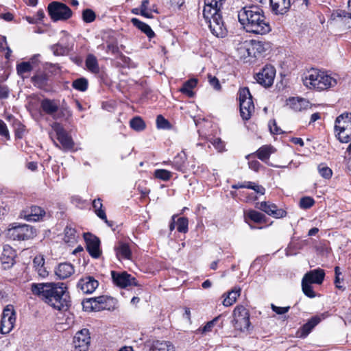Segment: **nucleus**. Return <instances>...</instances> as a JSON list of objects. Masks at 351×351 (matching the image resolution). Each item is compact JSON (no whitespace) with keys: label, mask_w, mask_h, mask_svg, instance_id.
<instances>
[{"label":"nucleus","mask_w":351,"mask_h":351,"mask_svg":"<svg viewBox=\"0 0 351 351\" xmlns=\"http://www.w3.org/2000/svg\"><path fill=\"white\" fill-rule=\"evenodd\" d=\"M130 126L136 132H141L146 128V123L141 117L136 116L130 121Z\"/></svg>","instance_id":"nucleus-43"},{"label":"nucleus","mask_w":351,"mask_h":351,"mask_svg":"<svg viewBox=\"0 0 351 351\" xmlns=\"http://www.w3.org/2000/svg\"><path fill=\"white\" fill-rule=\"evenodd\" d=\"M171 166L176 170L186 173L188 167V157L184 150H182L173 159Z\"/></svg>","instance_id":"nucleus-25"},{"label":"nucleus","mask_w":351,"mask_h":351,"mask_svg":"<svg viewBox=\"0 0 351 351\" xmlns=\"http://www.w3.org/2000/svg\"><path fill=\"white\" fill-rule=\"evenodd\" d=\"M321 321L322 317L319 315L313 316L298 329L297 336L302 339L306 338Z\"/></svg>","instance_id":"nucleus-22"},{"label":"nucleus","mask_w":351,"mask_h":351,"mask_svg":"<svg viewBox=\"0 0 351 351\" xmlns=\"http://www.w3.org/2000/svg\"><path fill=\"white\" fill-rule=\"evenodd\" d=\"M208 80L209 84L216 90H221V86L218 78L211 74H208Z\"/></svg>","instance_id":"nucleus-58"},{"label":"nucleus","mask_w":351,"mask_h":351,"mask_svg":"<svg viewBox=\"0 0 351 351\" xmlns=\"http://www.w3.org/2000/svg\"><path fill=\"white\" fill-rule=\"evenodd\" d=\"M308 244V242L307 240H298L291 243V247L295 250H300Z\"/></svg>","instance_id":"nucleus-61"},{"label":"nucleus","mask_w":351,"mask_h":351,"mask_svg":"<svg viewBox=\"0 0 351 351\" xmlns=\"http://www.w3.org/2000/svg\"><path fill=\"white\" fill-rule=\"evenodd\" d=\"M106 52H110L112 55L114 56L121 55V52L120 51L118 46V42L117 40L112 42H107Z\"/></svg>","instance_id":"nucleus-53"},{"label":"nucleus","mask_w":351,"mask_h":351,"mask_svg":"<svg viewBox=\"0 0 351 351\" xmlns=\"http://www.w3.org/2000/svg\"><path fill=\"white\" fill-rule=\"evenodd\" d=\"M335 278L334 283H335L336 288H337L339 289L344 290L345 288L343 287L340 285L341 282L343 281V279L340 278V275H341V272L340 271V267L339 266H336L335 267Z\"/></svg>","instance_id":"nucleus-60"},{"label":"nucleus","mask_w":351,"mask_h":351,"mask_svg":"<svg viewBox=\"0 0 351 351\" xmlns=\"http://www.w3.org/2000/svg\"><path fill=\"white\" fill-rule=\"evenodd\" d=\"M156 123L157 128L160 130H171L172 128L171 123L162 114L156 117Z\"/></svg>","instance_id":"nucleus-50"},{"label":"nucleus","mask_w":351,"mask_h":351,"mask_svg":"<svg viewBox=\"0 0 351 351\" xmlns=\"http://www.w3.org/2000/svg\"><path fill=\"white\" fill-rule=\"evenodd\" d=\"M75 272L73 265L70 263H60L56 268L55 274L60 279H66Z\"/></svg>","instance_id":"nucleus-29"},{"label":"nucleus","mask_w":351,"mask_h":351,"mask_svg":"<svg viewBox=\"0 0 351 351\" xmlns=\"http://www.w3.org/2000/svg\"><path fill=\"white\" fill-rule=\"evenodd\" d=\"M46 212L45 209L40 206L32 205L27 206L21 212V217L27 221L37 222L43 221Z\"/></svg>","instance_id":"nucleus-18"},{"label":"nucleus","mask_w":351,"mask_h":351,"mask_svg":"<svg viewBox=\"0 0 351 351\" xmlns=\"http://www.w3.org/2000/svg\"><path fill=\"white\" fill-rule=\"evenodd\" d=\"M302 290L303 293L309 298H314L317 296V294L313 290L312 284L307 282L303 279H302ZM319 295L318 294V296Z\"/></svg>","instance_id":"nucleus-45"},{"label":"nucleus","mask_w":351,"mask_h":351,"mask_svg":"<svg viewBox=\"0 0 351 351\" xmlns=\"http://www.w3.org/2000/svg\"><path fill=\"white\" fill-rule=\"evenodd\" d=\"M197 83L198 80L197 78H191L184 82L179 90L187 97H193L195 95L193 89L197 86Z\"/></svg>","instance_id":"nucleus-36"},{"label":"nucleus","mask_w":351,"mask_h":351,"mask_svg":"<svg viewBox=\"0 0 351 351\" xmlns=\"http://www.w3.org/2000/svg\"><path fill=\"white\" fill-rule=\"evenodd\" d=\"M96 19L95 12L91 9H85L82 12V20L86 23L93 22Z\"/></svg>","instance_id":"nucleus-52"},{"label":"nucleus","mask_w":351,"mask_h":351,"mask_svg":"<svg viewBox=\"0 0 351 351\" xmlns=\"http://www.w3.org/2000/svg\"><path fill=\"white\" fill-rule=\"evenodd\" d=\"M99 286V282L93 276L85 275L77 283V289L84 294H91Z\"/></svg>","instance_id":"nucleus-19"},{"label":"nucleus","mask_w":351,"mask_h":351,"mask_svg":"<svg viewBox=\"0 0 351 351\" xmlns=\"http://www.w3.org/2000/svg\"><path fill=\"white\" fill-rule=\"evenodd\" d=\"M117 258L121 260H131L132 256L130 245L127 243L119 242L114 247Z\"/></svg>","instance_id":"nucleus-28"},{"label":"nucleus","mask_w":351,"mask_h":351,"mask_svg":"<svg viewBox=\"0 0 351 351\" xmlns=\"http://www.w3.org/2000/svg\"><path fill=\"white\" fill-rule=\"evenodd\" d=\"M238 19L246 32L265 35L271 31L269 21L259 5H245L239 11Z\"/></svg>","instance_id":"nucleus-2"},{"label":"nucleus","mask_w":351,"mask_h":351,"mask_svg":"<svg viewBox=\"0 0 351 351\" xmlns=\"http://www.w3.org/2000/svg\"><path fill=\"white\" fill-rule=\"evenodd\" d=\"M210 142L219 152L225 150V143L220 138H213Z\"/></svg>","instance_id":"nucleus-57"},{"label":"nucleus","mask_w":351,"mask_h":351,"mask_svg":"<svg viewBox=\"0 0 351 351\" xmlns=\"http://www.w3.org/2000/svg\"><path fill=\"white\" fill-rule=\"evenodd\" d=\"M16 322V313L12 305H7L3 311L0 323L1 334H8L14 328Z\"/></svg>","instance_id":"nucleus-11"},{"label":"nucleus","mask_w":351,"mask_h":351,"mask_svg":"<svg viewBox=\"0 0 351 351\" xmlns=\"http://www.w3.org/2000/svg\"><path fill=\"white\" fill-rule=\"evenodd\" d=\"M234 327L240 331L247 330L251 325L249 311L242 305L237 306L233 311Z\"/></svg>","instance_id":"nucleus-10"},{"label":"nucleus","mask_w":351,"mask_h":351,"mask_svg":"<svg viewBox=\"0 0 351 351\" xmlns=\"http://www.w3.org/2000/svg\"><path fill=\"white\" fill-rule=\"evenodd\" d=\"M220 318H221L220 315L215 317L212 320L206 322L204 326L199 327L198 328L197 331L199 332H200L201 334H206L207 332H211L213 330V327L219 321Z\"/></svg>","instance_id":"nucleus-49"},{"label":"nucleus","mask_w":351,"mask_h":351,"mask_svg":"<svg viewBox=\"0 0 351 351\" xmlns=\"http://www.w3.org/2000/svg\"><path fill=\"white\" fill-rule=\"evenodd\" d=\"M33 267L40 277L45 278L49 275V271L45 267V258L43 256L34 257L33 259Z\"/></svg>","instance_id":"nucleus-35"},{"label":"nucleus","mask_w":351,"mask_h":351,"mask_svg":"<svg viewBox=\"0 0 351 351\" xmlns=\"http://www.w3.org/2000/svg\"><path fill=\"white\" fill-rule=\"evenodd\" d=\"M51 127L56 132L57 140L60 143L62 149L64 151L73 149L75 145L74 141L63 125L58 122H55L52 124Z\"/></svg>","instance_id":"nucleus-12"},{"label":"nucleus","mask_w":351,"mask_h":351,"mask_svg":"<svg viewBox=\"0 0 351 351\" xmlns=\"http://www.w3.org/2000/svg\"><path fill=\"white\" fill-rule=\"evenodd\" d=\"M87 69L94 74L99 73V66L97 58L93 54H88L85 60Z\"/></svg>","instance_id":"nucleus-39"},{"label":"nucleus","mask_w":351,"mask_h":351,"mask_svg":"<svg viewBox=\"0 0 351 351\" xmlns=\"http://www.w3.org/2000/svg\"><path fill=\"white\" fill-rule=\"evenodd\" d=\"M268 45V43L252 40L250 43L245 42L241 44L238 50L244 58L247 57L258 58L267 50Z\"/></svg>","instance_id":"nucleus-8"},{"label":"nucleus","mask_w":351,"mask_h":351,"mask_svg":"<svg viewBox=\"0 0 351 351\" xmlns=\"http://www.w3.org/2000/svg\"><path fill=\"white\" fill-rule=\"evenodd\" d=\"M40 107L45 114L51 116L54 119H58L56 114L58 112L59 105L56 100L45 98L40 101Z\"/></svg>","instance_id":"nucleus-21"},{"label":"nucleus","mask_w":351,"mask_h":351,"mask_svg":"<svg viewBox=\"0 0 351 351\" xmlns=\"http://www.w3.org/2000/svg\"><path fill=\"white\" fill-rule=\"evenodd\" d=\"M276 72L275 67L271 64H267L256 74L254 78L259 84L263 87L269 88L274 84Z\"/></svg>","instance_id":"nucleus-13"},{"label":"nucleus","mask_w":351,"mask_h":351,"mask_svg":"<svg viewBox=\"0 0 351 351\" xmlns=\"http://www.w3.org/2000/svg\"><path fill=\"white\" fill-rule=\"evenodd\" d=\"M83 236L87 252L91 257L98 258L101 254L99 239L90 232H85Z\"/></svg>","instance_id":"nucleus-17"},{"label":"nucleus","mask_w":351,"mask_h":351,"mask_svg":"<svg viewBox=\"0 0 351 351\" xmlns=\"http://www.w3.org/2000/svg\"><path fill=\"white\" fill-rule=\"evenodd\" d=\"M6 232L7 237L14 241L32 239L37 234L36 229L27 224L11 225Z\"/></svg>","instance_id":"nucleus-6"},{"label":"nucleus","mask_w":351,"mask_h":351,"mask_svg":"<svg viewBox=\"0 0 351 351\" xmlns=\"http://www.w3.org/2000/svg\"><path fill=\"white\" fill-rule=\"evenodd\" d=\"M272 147L270 145H263L254 154L256 157L262 160L263 162H265L270 158V156L272 153L271 152Z\"/></svg>","instance_id":"nucleus-40"},{"label":"nucleus","mask_w":351,"mask_h":351,"mask_svg":"<svg viewBox=\"0 0 351 351\" xmlns=\"http://www.w3.org/2000/svg\"><path fill=\"white\" fill-rule=\"evenodd\" d=\"M58 111V115L56 116L58 119L65 117H70L72 116V112L66 104L63 103L62 106L59 107Z\"/></svg>","instance_id":"nucleus-55"},{"label":"nucleus","mask_w":351,"mask_h":351,"mask_svg":"<svg viewBox=\"0 0 351 351\" xmlns=\"http://www.w3.org/2000/svg\"><path fill=\"white\" fill-rule=\"evenodd\" d=\"M111 277L113 283L120 288H126L129 286H139L136 278L133 277L127 271L119 272L111 271Z\"/></svg>","instance_id":"nucleus-15"},{"label":"nucleus","mask_w":351,"mask_h":351,"mask_svg":"<svg viewBox=\"0 0 351 351\" xmlns=\"http://www.w3.org/2000/svg\"><path fill=\"white\" fill-rule=\"evenodd\" d=\"M240 114L243 120H249L254 112L252 96L248 87L240 88L238 91Z\"/></svg>","instance_id":"nucleus-5"},{"label":"nucleus","mask_w":351,"mask_h":351,"mask_svg":"<svg viewBox=\"0 0 351 351\" xmlns=\"http://www.w3.org/2000/svg\"><path fill=\"white\" fill-rule=\"evenodd\" d=\"M54 55L56 56H64L68 53V48L62 46L60 44H55L51 47Z\"/></svg>","instance_id":"nucleus-56"},{"label":"nucleus","mask_w":351,"mask_h":351,"mask_svg":"<svg viewBox=\"0 0 351 351\" xmlns=\"http://www.w3.org/2000/svg\"><path fill=\"white\" fill-rule=\"evenodd\" d=\"M232 189H249L254 190L257 194L264 195L265 193V189L255 182L250 181H245L243 182H238L231 186Z\"/></svg>","instance_id":"nucleus-30"},{"label":"nucleus","mask_w":351,"mask_h":351,"mask_svg":"<svg viewBox=\"0 0 351 351\" xmlns=\"http://www.w3.org/2000/svg\"><path fill=\"white\" fill-rule=\"evenodd\" d=\"M268 126L269 131L272 134H281L283 131L280 127L278 126L276 121L275 119L270 120Z\"/></svg>","instance_id":"nucleus-59"},{"label":"nucleus","mask_w":351,"mask_h":351,"mask_svg":"<svg viewBox=\"0 0 351 351\" xmlns=\"http://www.w3.org/2000/svg\"><path fill=\"white\" fill-rule=\"evenodd\" d=\"M302 99H295V98L289 99V105L295 111H300L302 109Z\"/></svg>","instance_id":"nucleus-64"},{"label":"nucleus","mask_w":351,"mask_h":351,"mask_svg":"<svg viewBox=\"0 0 351 351\" xmlns=\"http://www.w3.org/2000/svg\"><path fill=\"white\" fill-rule=\"evenodd\" d=\"M318 171L322 177L325 179H330L332 176V171L330 168L326 166L324 163H321L318 165Z\"/></svg>","instance_id":"nucleus-51"},{"label":"nucleus","mask_w":351,"mask_h":351,"mask_svg":"<svg viewBox=\"0 0 351 351\" xmlns=\"http://www.w3.org/2000/svg\"><path fill=\"white\" fill-rule=\"evenodd\" d=\"M48 14L53 21H66L72 16L71 8L59 1H52L47 7Z\"/></svg>","instance_id":"nucleus-9"},{"label":"nucleus","mask_w":351,"mask_h":351,"mask_svg":"<svg viewBox=\"0 0 351 351\" xmlns=\"http://www.w3.org/2000/svg\"><path fill=\"white\" fill-rule=\"evenodd\" d=\"M210 15L207 17L203 16L206 22L208 24L211 33L217 38H223L228 35V29L223 19L221 12H210Z\"/></svg>","instance_id":"nucleus-7"},{"label":"nucleus","mask_w":351,"mask_h":351,"mask_svg":"<svg viewBox=\"0 0 351 351\" xmlns=\"http://www.w3.org/2000/svg\"><path fill=\"white\" fill-rule=\"evenodd\" d=\"M176 222V229L178 232L185 234L189 231V219L187 217H179Z\"/></svg>","instance_id":"nucleus-48"},{"label":"nucleus","mask_w":351,"mask_h":351,"mask_svg":"<svg viewBox=\"0 0 351 351\" xmlns=\"http://www.w3.org/2000/svg\"><path fill=\"white\" fill-rule=\"evenodd\" d=\"M241 293V289L240 287L236 286L233 287L230 291L223 295V297H224L222 302L223 305L225 306H232L236 302L237 299L240 296Z\"/></svg>","instance_id":"nucleus-32"},{"label":"nucleus","mask_w":351,"mask_h":351,"mask_svg":"<svg viewBox=\"0 0 351 351\" xmlns=\"http://www.w3.org/2000/svg\"><path fill=\"white\" fill-rule=\"evenodd\" d=\"M31 290L34 295L59 311H66L71 306L68 287L62 282L32 283Z\"/></svg>","instance_id":"nucleus-1"},{"label":"nucleus","mask_w":351,"mask_h":351,"mask_svg":"<svg viewBox=\"0 0 351 351\" xmlns=\"http://www.w3.org/2000/svg\"><path fill=\"white\" fill-rule=\"evenodd\" d=\"M150 351H175L173 344L169 341L154 340L152 341Z\"/></svg>","instance_id":"nucleus-34"},{"label":"nucleus","mask_w":351,"mask_h":351,"mask_svg":"<svg viewBox=\"0 0 351 351\" xmlns=\"http://www.w3.org/2000/svg\"><path fill=\"white\" fill-rule=\"evenodd\" d=\"M17 74L23 78L27 77L26 73H30L33 69V66L29 62H21L18 63L16 66Z\"/></svg>","instance_id":"nucleus-41"},{"label":"nucleus","mask_w":351,"mask_h":351,"mask_svg":"<svg viewBox=\"0 0 351 351\" xmlns=\"http://www.w3.org/2000/svg\"><path fill=\"white\" fill-rule=\"evenodd\" d=\"M48 81L49 75L45 72L37 73L31 77V82L34 86L40 89H44L47 86Z\"/></svg>","instance_id":"nucleus-37"},{"label":"nucleus","mask_w":351,"mask_h":351,"mask_svg":"<svg viewBox=\"0 0 351 351\" xmlns=\"http://www.w3.org/2000/svg\"><path fill=\"white\" fill-rule=\"evenodd\" d=\"M131 23L135 27L144 33L149 40L154 38L156 36V34L152 30L151 27L148 24L140 21L138 19L132 18L131 19Z\"/></svg>","instance_id":"nucleus-33"},{"label":"nucleus","mask_w":351,"mask_h":351,"mask_svg":"<svg viewBox=\"0 0 351 351\" xmlns=\"http://www.w3.org/2000/svg\"><path fill=\"white\" fill-rule=\"evenodd\" d=\"M75 351H87L90 345V333L87 328L77 331L73 338Z\"/></svg>","instance_id":"nucleus-16"},{"label":"nucleus","mask_w":351,"mask_h":351,"mask_svg":"<svg viewBox=\"0 0 351 351\" xmlns=\"http://www.w3.org/2000/svg\"><path fill=\"white\" fill-rule=\"evenodd\" d=\"M226 0H204L203 16L208 18L210 12H221Z\"/></svg>","instance_id":"nucleus-26"},{"label":"nucleus","mask_w":351,"mask_h":351,"mask_svg":"<svg viewBox=\"0 0 351 351\" xmlns=\"http://www.w3.org/2000/svg\"><path fill=\"white\" fill-rule=\"evenodd\" d=\"M72 87L79 91L84 92L88 89V82L85 77H80L72 82Z\"/></svg>","instance_id":"nucleus-46"},{"label":"nucleus","mask_w":351,"mask_h":351,"mask_svg":"<svg viewBox=\"0 0 351 351\" xmlns=\"http://www.w3.org/2000/svg\"><path fill=\"white\" fill-rule=\"evenodd\" d=\"M111 300L105 295L85 299L82 302L83 309L88 312L109 309L107 302Z\"/></svg>","instance_id":"nucleus-14"},{"label":"nucleus","mask_w":351,"mask_h":351,"mask_svg":"<svg viewBox=\"0 0 351 351\" xmlns=\"http://www.w3.org/2000/svg\"><path fill=\"white\" fill-rule=\"evenodd\" d=\"M154 176L156 179L167 182L172 178V173L167 169H158L154 171Z\"/></svg>","instance_id":"nucleus-47"},{"label":"nucleus","mask_w":351,"mask_h":351,"mask_svg":"<svg viewBox=\"0 0 351 351\" xmlns=\"http://www.w3.org/2000/svg\"><path fill=\"white\" fill-rule=\"evenodd\" d=\"M304 85L312 90L323 91L334 87L337 80L326 72L312 68L302 77Z\"/></svg>","instance_id":"nucleus-3"},{"label":"nucleus","mask_w":351,"mask_h":351,"mask_svg":"<svg viewBox=\"0 0 351 351\" xmlns=\"http://www.w3.org/2000/svg\"><path fill=\"white\" fill-rule=\"evenodd\" d=\"M258 205L257 206L258 209L275 219L284 218L287 215V212L285 210L278 208L275 204L270 202L263 201L258 203Z\"/></svg>","instance_id":"nucleus-20"},{"label":"nucleus","mask_w":351,"mask_h":351,"mask_svg":"<svg viewBox=\"0 0 351 351\" xmlns=\"http://www.w3.org/2000/svg\"><path fill=\"white\" fill-rule=\"evenodd\" d=\"M0 136L4 137L7 140H9L10 136L8 129L5 122L0 119Z\"/></svg>","instance_id":"nucleus-62"},{"label":"nucleus","mask_w":351,"mask_h":351,"mask_svg":"<svg viewBox=\"0 0 351 351\" xmlns=\"http://www.w3.org/2000/svg\"><path fill=\"white\" fill-rule=\"evenodd\" d=\"M16 252L10 245H5L3 247V252L1 256L2 264L7 265L8 267L13 265L15 261Z\"/></svg>","instance_id":"nucleus-31"},{"label":"nucleus","mask_w":351,"mask_h":351,"mask_svg":"<svg viewBox=\"0 0 351 351\" xmlns=\"http://www.w3.org/2000/svg\"><path fill=\"white\" fill-rule=\"evenodd\" d=\"M315 202L314 199L309 196L303 197L300 200V207L302 209H309L311 208Z\"/></svg>","instance_id":"nucleus-54"},{"label":"nucleus","mask_w":351,"mask_h":351,"mask_svg":"<svg viewBox=\"0 0 351 351\" xmlns=\"http://www.w3.org/2000/svg\"><path fill=\"white\" fill-rule=\"evenodd\" d=\"M10 90L9 87L0 83V99H5L8 98L10 95Z\"/></svg>","instance_id":"nucleus-63"},{"label":"nucleus","mask_w":351,"mask_h":351,"mask_svg":"<svg viewBox=\"0 0 351 351\" xmlns=\"http://www.w3.org/2000/svg\"><path fill=\"white\" fill-rule=\"evenodd\" d=\"M335 136L342 143L351 141V112H344L338 116L335 123Z\"/></svg>","instance_id":"nucleus-4"},{"label":"nucleus","mask_w":351,"mask_h":351,"mask_svg":"<svg viewBox=\"0 0 351 351\" xmlns=\"http://www.w3.org/2000/svg\"><path fill=\"white\" fill-rule=\"evenodd\" d=\"M92 204L97 216L102 220H106V212L102 209V199L99 197L95 199Z\"/></svg>","instance_id":"nucleus-42"},{"label":"nucleus","mask_w":351,"mask_h":351,"mask_svg":"<svg viewBox=\"0 0 351 351\" xmlns=\"http://www.w3.org/2000/svg\"><path fill=\"white\" fill-rule=\"evenodd\" d=\"M326 274L323 269L317 268L306 272L302 279L311 284L322 285Z\"/></svg>","instance_id":"nucleus-24"},{"label":"nucleus","mask_w":351,"mask_h":351,"mask_svg":"<svg viewBox=\"0 0 351 351\" xmlns=\"http://www.w3.org/2000/svg\"><path fill=\"white\" fill-rule=\"evenodd\" d=\"M9 119H12V125L14 129L15 138L17 139L23 138L25 133V126L19 119L12 115L9 117Z\"/></svg>","instance_id":"nucleus-38"},{"label":"nucleus","mask_w":351,"mask_h":351,"mask_svg":"<svg viewBox=\"0 0 351 351\" xmlns=\"http://www.w3.org/2000/svg\"><path fill=\"white\" fill-rule=\"evenodd\" d=\"M271 12L275 15H284L291 8V0H269Z\"/></svg>","instance_id":"nucleus-23"},{"label":"nucleus","mask_w":351,"mask_h":351,"mask_svg":"<svg viewBox=\"0 0 351 351\" xmlns=\"http://www.w3.org/2000/svg\"><path fill=\"white\" fill-rule=\"evenodd\" d=\"M64 241L66 243H73L76 241V230L66 226L64 230Z\"/></svg>","instance_id":"nucleus-44"},{"label":"nucleus","mask_w":351,"mask_h":351,"mask_svg":"<svg viewBox=\"0 0 351 351\" xmlns=\"http://www.w3.org/2000/svg\"><path fill=\"white\" fill-rule=\"evenodd\" d=\"M244 217L247 223L248 221H251L258 224H265L268 221L265 214L253 209L248 210L245 213Z\"/></svg>","instance_id":"nucleus-27"}]
</instances>
